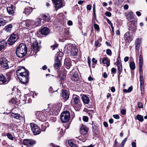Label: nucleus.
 Returning a JSON list of instances; mask_svg holds the SVG:
<instances>
[{"label": "nucleus", "instance_id": "nucleus-23", "mask_svg": "<svg viewBox=\"0 0 147 147\" xmlns=\"http://www.w3.org/2000/svg\"><path fill=\"white\" fill-rule=\"evenodd\" d=\"M34 23V21H33L28 20L23 21L22 22V24L24 25H25L26 27H28L30 25H33Z\"/></svg>", "mask_w": 147, "mask_h": 147}, {"label": "nucleus", "instance_id": "nucleus-26", "mask_svg": "<svg viewBox=\"0 0 147 147\" xmlns=\"http://www.w3.org/2000/svg\"><path fill=\"white\" fill-rule=\"evenodd\" d=\"M11 116L16 119L21 120L23 119L22 116H21L19 114L14 113H12L11 114Z\"/></svg>", "mask_w": 147, "mask_h": 147}, {"label": "nucleus", "instance_id": "nucleus-64", "mask_svg": "<svg viewBox=\"0 0 147 147\" xmlns=\"http://www.w3.org/2000/svg\"><path fill=\"white\" fill-rule=\"evenodd\" d=\"M111 71L114 73H115L116 72V69L114 68H113L111 69Z\"/></svg>", "mask_w": 147, "mask_h": 147}, {"label": "nucleus", "instance_id": "nucleus-47", "mask_svg": "<svg viewBox=\"0 0 147 147\" xmlns=\"http://www.w3.org/2000/svg\"><path fill=\"white\" fill-rule=\"evenodd\" d=\"M7 138L11 140H13V137L12 135L10 133H8L7 134Z\"/></svg>", "mask_w": 147, "mask_h": 147}, {"label": "nucleus", "instance_id": "nucleus-1", "mask_svg": "<svg viewBox=\"0 0 147 147\" xmlns=\"http://www.w3.org/2000/svg\"><path fill=\"white\" fill-rule=\"evenodd\" d=\"M16 73L17 76L19 75L18 78L22 84L27 83L28 81L29 74L27 70L23 67H20L17 70Z\"/></svg>", "mask_w": 147, "mask_h": 147}, {"label": "nucleus", "instance_id": "nucleus-40", "mask_svg": "<svg viewBox=\"0 0 147 147\" xmlns=\"http://www.w3.org/2000/svg\"><path fill=\"white\" fill-rule=\"evenodd\" d=\"M41 20L40 18H38L37 20V21L34 22V24L35 26H37L40 25Z\"/></svg>", "mask_w": 147, "mask_h": 147}, {"label": "nucleus", "instance_id": "nucleus-16", "mask_svg": "<svg viewBox=\"0 0 147 147\" xmlns=\"http://www.w3.org/2000/svg\"><path fill=\"white\" fill-rule=\"evenodd\" d=\"M130 32H127L124 35V37L126 40L129 42H131L133 39L134 37L132 35H130Z\"/></svg>", "mask_w": 147, "mask_h": 147}, {"label": "nucleus", "instance_id": "nucleus-19", "mask_svg": "<svg viewBox=\"0 0 147 147\" xmlns=\"http://www.w3.org/2000/svg\"><path fill=\"white\" fill-rule=\"evenodd\" d=\"M70 52L71 55L73 56H75L77 55L78 50L75 45L73 46Z\"/></svg>", "mask_w": 147, "mask_h": 147}, {"label": "nucleus", "instance_id": "nucleus-57", "mask_svg": "<svg viewBox=\"0 0 147 147\" xmlns=\"http://www.w3.org/2000/svg\"><path fill=\"white\" fill-rule=\"evenodd\" d=\"M138 107L139 108H141L143 107V105L142 103L140 102H139L138 103Z\"/></svg>", "mask_w": 147, "mask_h": 147}, {"label": "nucleus", "instance_id": "nucleus-39", "mask_svg": "<svg viewBox=\"0 0 147 147\" xmlns=\"http://www.w3.org/2000/svg\"><path fill=\"white\" fill-rule=\"evenodd\" d=\"M129 67L132 70H134L135 69L136 66L135 63L134 61L131 62L129 63Z\"/></svg>", "mask_w": 147, "mask_h": 147}, {"label": "nucleus", "instance_id": "nucleus-35", "mask_svg": "<svg viewBox=\"0 0 147 147\" xmlns=\"http://www.w3.org/2000/svg\"><path fill=\"white\" fill-rule=\"evenodd\" d=\"M7 21L4 20L3 18H0V28L4 26L7 23Z\"/></svg>", "mask_w": 147, "mask_h": 147}, {"label": "nucleus", "instance_id": "nucleus-30", "mask_svg": "<svg viewBox=\"0 0 147 147\" xmlns=\"http://www.w3.org/2000/svg\"><path fill=\"white\" fill-rule=\"evenodd\" d=\"M102 62L104 64L106 65L107 66L110 65V60L108 58L105 57L103 58L102 60Z\"/></svg>", "mask_w": 147, "mask_h": 147}, {"label": "nucleus", "instance_id": "nucleus-62", "mask_svg": "<svg viewBox=\"0 0 147 147\" xmlns=\"http://www.w3.org/2000/svg\"><path fill=\"white\" fill-rule=\"evenodd\" d=\"M126 111L125 109H122L121 111V113L122 115H124L126 114Z\"/></svg>", "mask_w": 147, "mask_h": 147}, {"label": "nucleus", "instance_id": "nucleus-15", "mask_svg": "<svg viewBox=\"0 0 147 147\" xmlns=\"http://www.w3.org/2000/svg\"><path fill=\"white\" fill-rule=\"evenodd\" d=\"M61 96L63 98L65 101L67 100L69 98V95L68 92L65 90H62L61 92Z\"/></svg>", "mask_w": 147, "mask_h": 147}, {"label": "nucleus", "instance_id": "nucleus-9", "mask_svg": "<svg viewBox=\"0 0 147 147\" xmlns=\"http://www.w3.org/2000/svg\"><path fill=\"white\" fill-rule=\"evenodd\" d=\"M128 24L129 30L134 32H135L137 29L136 21L135 20H133L130 21Z\"/></svg>", "mask_w": 147, "mask_h": 147}, {"label": "nucleus", "instance_id": "nucleus-29", "mask_svg": "<svg viewBox=\"0 0 147 147\" xmlns=\"http://www.w3.org/2000/svg\"><path fill=\"white\" fill-rule=\"evenodd\" d=\"M7 42L5 40L0 42V51L3 49L7 45Z\"/></svg>", "mask_w": 147, "mask_h": 147}, {"label": "nucleus", "instance_id": "nucleus-45", "mask_svg": "<svg viewBox=\"0 0 147 147\" xmlns=\"http://www.w3.org/2000/svg\"><path fill=\"white\" fill-rule=\"evenodd\" d=\"M11 73L10 72L7 73L6 74V76L7 77V80H8V82L10 80V77L11 76Z\"/></svg>", "mask_w": 147, "mask_h": 147}, {"label": "nucleus", "instance_id": "nucleus-61", "mask_svg": "<svg viewBox=\"0 0 147 147\" xmlns=\"http://www.w3.org/2000/svg\"><path fill=\"white\" fill-rule=\"evenodd\" d=\"M53 88L51 86H50L49 88V90L50 91V92L51 93H52L54 92L55 91H56L57 90H56L55 91H54L53 90Z\"/></svg>", "mask_w": 147, "mask_h": 147}, {"label": "nucleus", "instance_id": "nucleus-44", "mask_svg": "<svg viewBox=\"0 0 147 147\" xmlns=\"http://www.w3.org/2000/svg\"><path fill=\"white\" fill-rule=\"evenodd\" d=\"M137 118L138 120L140 121H143V117L140 115H138L137 116Z\"/></svg>", "mask_w": 147, "mask_h": 147}, {"label": "nucleus", "instance_id": "nucleus-12", "mask_svg": "<svg viewBox=\"0 0 147 147\" xmlns=\"http://www.w3.org/2000/svg\"><path fill=\"white\" fill-rule=\"evenodd\" d=\"M23 143L24 145L28 146H32L35 144V142L32 140L28 139L24 140Z\"/></svg>", "mask_w": 147, "mask_h": 147}, {"label": "nucleus", "instance_id": "nucleus-7", "mask_svg": "<svg viewBox=\"0 0 147 147\" xmlns=\"http://www.w3.org/2000/svg\"><path fill=\"white\" fill-rule=\"evenodd\" d=\"M18 38L17 34H12L8 38L7 41V43L9 45H12L17 40Z\"/></svg>", "mask_w": 147, "mask_h": 147}, {"label": "nucleus", "instance_id": "nucleus-59", "mask_svg": "<svg viewBox=\"0 0 147 147\" xmlns=\"http://www.w3.org/2000/svg\"><path fill=\"white\" fill-rule=\"evenodd\" d=\"M107 54L108 55H110L111 53V51L110 49H108L106 50Z\"/></svg>", "mask_w": 147, "mask_h": 147}, {"label": "nucleus", "instance_id": "nucleus-4", "mask_svg": "<svg viewBox=\"0 0 147 147\" xmlns=\"http://www.w3.org/2000/svg\"><path fill=\"white\" fill-rule=\"evenodd\" d=\"M61 104L54 105H53L52 108L50 109H47V114L48 115H57L61 109Z\"/></svg>", "mask_w": 147, "mask_h": 147}, {"label": "nucleus", "instance_id": "nucleus-38", "mask_svg": "<svg viewBox=\"0 0 147 147\" xmlns=\"http://www.w3.org/2000/svg\"><path fill=\"white\" fill-rule=\"evenodd\" d=\"M117 69L118 71L119 74L118 76V79L119 80V76L122 71V65L117 66Z\"/></svg>", "mask_w": 147, "mask_h": 147}, {"label": "nucleus", "instance_id": "nucleus-52", "mask_svg": "<svg viewBox=\"0 0 147 147\" xmlns=\"http://www.w3.org/2000/svg\"><path fill=\"white\" fill-rule=\"evenodd\" d=\"M94 27L95 29L96 30H99V26L97 24H94Z\"/></svg>", "mask_w": 147, "mask_h": 147}, {"label": "nucleus", "instance_id": "nucleus-60", "mask_svg": "<svg viewBox=\"0 0 147 147\" xmlns=\"http://www.w3.org/2000/svg\"><path fill=\"white\" fill-rule=\"evenodd\" d=\"M106 20L108 24H110L111 26H113V24L109 19L107 18Z\"/></svg>", "mask_w": 147, "mask_h": 147}, {"label": "nucleus", "instance_id": "nucleus-63", "mask_svg": "<svg viewBox=\"0 0 147 147\" xmlns=\"http://www.w3.org/2000/svg\"><path fill=\"white\" fill-rule=\"evenodd\" d=\"M113 117L116 119H118L119 118V116L118 115H113Z\"/></svg>", "mask_w": 147, "mask_h": 147}, {"label": "nucleus", "instance_id": "nucleus-58", "mask_svg": "<svg viewBox=\"0 0 147 147\" xmlns=\"http://www.w3.org/2000/svg\"><path fill=\"white\" fill-rule=\"evenodd\" d=\"M105 14L108 17H110L111 16V14L110 12H105Z\"/></svg>", "mask_w": 147, "mask_h": 147}, {"label": "nucleus", "instance_id": "nucleus-55", "mask_svg": "<svg viewBox=\"0 0 147 147\" xmlns=\"http://www.w3.org/2000/svg\"><path fill=\"white\" fill-rule=\"evenodd\" d=\"M140 82V84L141 90H142V89H144V81L141 82Z\"/></svg>", "mask_w": 147, "mask_h": 147}, {"label": "nucleus", "instance_id": "nucleus-42", "mask_svg": "<svg viewBox=\"0 0 147 147\" xmlns=\"http://www.w3.org/2000/svg\"><path fill=\"white\" fill-rule=\"evenodd\" d=\"M64 35L65 38H67L69 36H70V34L69 30H65L64 32Z\"/></svg>", "mask_w": 147, "mask_h": 147}, {"label": "nucleus", "instance_id": "nucleus-48", "mask_svg": "<svg viewBox=\"0 0 147 147\" xmlns=\"http://www.w3.org/2000/svg\"><path fill=\"white\" fill-rule=\"evenodd\" d=\"M49 123L47 122L45 123L44 125H42V128L43 127H45L44 130L47 127H48L49 126Z\"/></svg>", "mask_w": 147, "mask_h": 147}, {"label": "nucleus", "instance_id": "nucleus-56", "mask_svg": "<svg viewBox=\"0 0 147 147\" xmlns=\"http://www.w3.org/2000/svg\"><path fill=\"white\" fill-rule=\"evenodd\" d=\"M83 120L84 121L87 122L88 121V118L87 116H84L83 117Z\"/></svg>", "mask_w": 147, "mask_h": 147}, {"label": "nucleus", "instance_id": "nucleus-20", "mask_svg": "<svg viewBox=\"0 0 147 147\" xmlns=\"http://www.w3.org/2000/svg\"><path fill=\"white\" fill-rule=\"evenodd\" d=\"M141 42V39L139 38H137L135 40V49L137 51H139V50Z\"/></svg>", "mask_w": 147, "mask_h": 147}, {"label": "nucleus", "instance_id": "nucleus-24", "mask_svg": "<svg viewBox=\"0 0 147 147\" xmlns=\"http://www.w3.org/2000/svg\"><path fill=\"white\" fill-rule=\"evenodd\" d=\"M143 64V59L142 56L140 55L139 59V70L140 73L142 71V65Z\"/></svg>", "mask_w": 147, "mask_h": 147}, {"label": "nucleus", "instance_id": "nucleus-32", "mask_svg": "<svg viewBox=\"0 0 147 147\" xmlns=\"http://www.w3.org/2000/svg\"><path fill=\"white\" fill-rule=\"evenodd\" d=\"M7 63L8 68L9 67H13L15 64L14 59H10L9 61H8Z\"/></svg>", "mask_w": 147, "mask_h": 147}, {"label": "nucleus", "instance_id": "nucleus-49", "mask_svg": "<svg viewBox=\"0 0 147 147\" xmlns=\"http://www.w3.org/2000/svg\"><path fill=\"white\" fill-rule=\"evenodd\" d=\"M58 46V45L56 43H55L54 45H51V47L53 50H54Z\"/></svg>", "mask_w": 147, "mask_h": 147}, {"label": "nucleus", "instance_id": "nucleus-18", "mask_svg": "<svg viewBox=\"0 0 147 147\" xmlns=\"http://www.w3.org/2000/svg\"><path fill=\"white\" fill-rule=\"evenodd\" d=\"M61 65V61L59 58L57 57L55 61L54 67L56 69H59Z\"/></svg>", "mask_w": 147, "mask_h": 147}, {"label": "nucleus", "instance_id": "nucleus-46", "mask_svg": "<svg viewBox=\"0 0 147 147\" xmlns=\"http://www.w3.org/2000/svg\"><path fill=\"white\" fill-rule=\"evenodd\" d=\"M117 66H120L122 65L121 59L119 57H117Z\"/></svg>", "mask_w": 147, "mask_h": 147}, {"label": "nucleus", "instance_id": "nucleus-43", "mask_svg": "<svg viewBox=\"0 0 147 147\" xmlns=\"http://www.w3.org/2000/svg\"><path fill=\"white\" fill-rule=\"evenodd\" d=\"M9 103H11L12 104H16L17 105L18 104V102L16 99L14 98H13L11 99L9 101Z\"/></svg>", "mask_w": 147, "mask_h": 147}, {"label": "nucleus", "instance_id": "nucleus-2", "mask_svg": "<svg viewBox=\"0 0 147 147\" xmlns=\"http://www.w3.org/2000/svg\"><path fill=\"white\" fill-rule=\"evenodd\" d=\"M27 51V48L26 45L24 44L21 43L17 47L16 53L18 57L22 58L26 55Z\"/></svg>", "mask_w": 147, "mask_h": 147}, {"label": "nucleus", "instance_id": "nucleus-8", "mask_svg": "<svg viewBox=\"0 0 147 147\" xmlns=\"http://www.w3.org/2000/svg\"><path fill=\"white\" fill-rule=\"evenodd\" d=\"M31 130L35 135L40 134L41 132L40 129L38 126L34 123L30 124Z\"/></svg>", "mask_w": 147, "mask_h": 147}, {"label": "nucleus", "instance_id": "nucleus-10", "mask_svg": "<svg viewBox=\"0 0 147 147\" xmlns=\"http://www.w3.org/2000/svg\"><path fill=\"white\" fill-rule=\"evenodd\" d=\"M72 75L71 78V80L74 81H77L79 79V75L78 72L75 69H73L71 71Z\"/></svg>", "mask_w": 147, "mask_h": 147}, {"label": "nucleus", "instance_id": "nucleus-54", "mask_svg": "<svg viewBox=\"0 0 147 147\" xmlns=\"http://www.w3.org/2000/svg\"><path fill=\"white\" fill-rule=\"evenodd\" d=\"M92 127L93 128V131H96V129H97V126L96 125L94 124H92Z\"/></svg>", "mask_w": 147, "mask_h": 147}, {"label": "nucleus", "instance_id": "nucleus-53", "mask_svg": "<svg viewBox=\"0 0 147 147\" xmlns=\"http://www.w3.org/2000/svg\"><path fill=\"white\" fill-rule=\"evenodd\" d=\"M127 138H125L122 141V142H121V146H124V145L125 143V142L127 141Z\"/></svg>", "mask_w": 147, "mask_h": 147}, {"label": "nucleus", "instance_id": "nucleus-51", "mask_svg": "<svg viewBox=\"0 0 147 147\" xmlns=\"http://www.w3.org/2000/svg\"><path fill=\"white\" fill-rule=\"evenodd\" d=\"M100 45V43L98 40H96L95 42V46L96 47H99Z\"/></svg>", "mask_w": 147, "mask_h": 147}, {"label": "nucleus", "instance_id": "nucleus-36", "mask_svg": "<svg viewBox=\"0 0 147 147\" xmlns=\"http://www.w3.org/2000/svg\"><path fill=\"white\" fill-rule=\"evenodd\" d=\"M42 18V19L45 21L49 22L51 20L50 16L49 15H43Z\"/></svg>", "mask_w": 147, "mask_h": 147}, {"label": "nucleus", "instance_id": "nucleus-17", "mask_svg": "<svg viewBox=\"0 0 147 147\" xmlns=\"http://www.w3.org/2000/svg\"><path fill=\"white\" fill-rule=\"evenodd\" d=\"M88 128L84 125H82L80 129V132L82 135L86 134L88 132Z\"/></svg>", "mask_w": 147, "mask_h": 147}, {"label": "nucleus", "instance_id": "nucleus-25", "mask_svg": "<svg viewBox=\"0 0 147 147\" xmlns=\"http://www.w3.org/2000/svg\"><path fill=\"white\" fill-rule=\"evenodd\" d=\"M38 44V42L36 41L34 42L32 44V48L34 52L36 53L39 50V47Z\"/></svg>", "mask_w": 147, "mask_h": 147}, {"label": "nucleus", "instance_id": "nucleus-6", "mask_svg": "<svg viewBox=\"0 0 147 147\" xmlns=\"http://www.w3.org/2000/svg\"><path fill=\"white\" fill-rule=\"evenodd\" d=\"M60 118L63 122L64 123L68 121L70 119L69 112L67 111H63L61 114Z\"/></svg>", "mask_w": 147, "mask_h": 147}, {"label": "nucleus", "instance_id": "nucleus-31", "mask_svg": "<svg viewBox=\"0 0 147 147\" xmlns=\"http://www.w3.org/2000/svg\"><path fill=\"white\" fill-rule=\"evenodd\" d=\"M12 27L13 26L12 24L7 25L3 29V30L7 32H10L11 31Z\"/></svg>", "mask_w": 147, "mask_h": 147}, {"label": "nucleus", "instance_id": "nucleus-27", "mask_svg": "<svg viewBox=\"0 0 147 147\" xmlns=\"http://www.w3.org/2000/svg\"><path fill=\"white\" fill-rule=\"evenodd\" d=\"M14 6L11 5L10 7H8L7 8V12L9 15H13L14 13L13 8Z\"/></svg>", "mask_w": 147, "mask_h": 147}, {"label": "nucleus", "instance_id": "nucleus-28", "mask_svg": "<svg viewBox=\"0 0 147 147\" xmlns=\"http://www.w3.org/2000/svg\"><path fill=\"white\" fill-rule=\"evenodd\" d=\"M32 9L31 7H28L25 8L23 13L26 15H28L32 11Z\"/></svg>", "mask_w": 147, "mask_h": 147}, {"label": "nucleus", "instance_id": "nucleus-33", "mask_svg": "<svg viewBox=\"0 0 147 147\" xmlns=\"http://www.w3.org/2000/svg\"><path fill=\"white\" fill-rule=\"evenodd\" d=\"M65 67L67 69H69L71 65V61H67L65 60Z\"/></svg>", "mask_w": 147, "mask_h": 147}, {"label": "nucleus", "instance_id": "nucleus-50", "mask_svg": "<svg viewBox=\"0 0 147 147\" xmlns=\"http://www.w3.org/2000/svg\"><path fill=\"white\" fill-rule=\"evenodd\" d=\"M65 129H63V128H61V131L60 132V134L61 136H62L64 134Z\"/></svg>", "mask_w": 147, "mask_h": 147}, {"label": "nucleus", "instance_id": "nucleus-21", "mask_svg": "<svg viewBox=\"0 0 147 147\" xmlns=\"http://www.w3.org/2000/svg\"><path fill=\"white\" fill-rule=\"evenodd\" d=\"M49 29L47 27H44L40 30V33L42 35H47L49 33Z\"/></svg>", "mask_w": 147, "mask_h": 147}, {"label": "nucleus", "instance_id": "nucleus-22", "mask_svg": "<svg viewBox=\"0 0 147 147\" xmlns=\"http://www.w3.org/2000/svg\"><path fill=\"white\" fill-rule=\"evenodd\" d=\"M0 81L3 84H6L9 82L6 77L2 74H0Z\"/></svg>", "mask_w": 147, "mask_h": 147}, {"label": "nucleus", "instance_id": "nucleus-5", "mask_svg": "<svg viewBox=\"0 0 147 147\" xmlns=\"http://www.w3.org/2000/svg\"><path fill=\"white\" fill-rule=\"evenodd\" d=\"M36 115L37 119L42 121L46 120L47 118L50 116L48 115L47 111H45V113L42 112L37 111L36 113Z\"/></svg>", "mask_w": 147, "mask_h": 147}, {"label": "nucleus", "instance_id": "nucleus-34", "mask_svg": "<svg viewBox=\"0 0 147 147\" xmlns=\"http://www.w3.org/2000/svg\"><path fill=\"white\" fill-rule=\"evenodd\" d=\"M82 99L83 102L86 104H88L89 101L88 97L85 95L82 96Z\"/></svg>", "mask_w": 147, "mask_h": 147}, {"label": "nucleus", "instance_id": "nucleus-13", "mask_svg": "<svg viewBox=\"0 0 147 147\" xmlns=\"http://www.w3.org/2000/svg\"><path fill=\"white\" fill-rule=\"evenodd\" d=\"M54 3L56 11L59 9L62 6V2L61 0H52Z\"/></svg>", "mask_w": 147, "mask_h": 147}, {"label": "nucleus", "instance_id": "nucleus-41", "mask_svg": "<svg viewBox=\"0 0 147 147\" xmlns=\"http://www.w3.org/2000/svg\"><path fill=\"white\" fill-rule=\"evenodd\" d=\"M68 143L70 147H78V146L76 144H74L71 140H68Z\"/></svg>", "mask_w": 147, "mask_h": 147}, {"label": "nucleus", "instance_id": "nucleus-37", "mask_svg": "<svg viewBox=\"0 0 147 147\" xmlns=\"http://www.w3.org/2000/svg\"><path fill=\"white\" fill-rule=\"evenodd\" d=\"M126 17L127 18L128 20L132 19L133 17V13L132 11L129 12L128 13L126 14Z\"/></svg>", "mask_w": 147, "mask_h": 147}, {"label": "nucleus", "instance_id": "nucleus-14", "mask_svg": "<svg viewBox=\"0 0 147 147\" xmlns=\"http://www.w3.org/2000/svg\"><path fill=\"white\" fill-rule=\"evenodd\" d=\"M75 45L71 43H67L64 47V51L65 53H68L70 51L71 49Z\"/></svg>", "mask_w": 147, "mask_h": 147}, {"label": "nucleus", "instance_id": "nucleus-3", "mask_svg": "<svg viewBox=\"0 0 147 147\" xmlns=\"http://www.w3.org/2000/svg\"><path fill=\"white\" fill-rule=\"evenodd\" d=\"M71 104L74 106L76 111H79L81 107V104L79 96L76 95L74 94L72 97Z\"/></svg>", "mask_w": 147, "mask_h": 147}, {"label": "nucleus", "instance_id": "nucleus-11", "mask_svg": "<svg viewBox=\"0 0 147 147\" xmlns=\"http://www.w3.org/2000/svg\"><path fill=\"white\" fill-rule=\"evenodd\" d=\"M0 64L5 69H8V61L5 57H3L0 59Z\"/></svg>", "mask_w": 147, "mask_h": 147}]
</instances>
